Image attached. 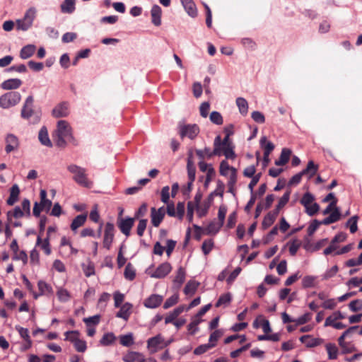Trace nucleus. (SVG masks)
<instances>
[{"label": "nucleus", "mask_w": 362, "mask_h": 362, "mask_svg": "<svg viewBox=\"0 0 362 362\" xmlns=\"http://www.w3.org/2000/svg\"><path fill=\"white\" fill-rule=\"evenodd\" d=\"M55 144L58 147L65 148L67 143L77 145V141L72 135V129L65 120H59L57 122V129L53 135Z\"/></svg>", "instance_id": "1"}, {"label": "nucleus", "mask_w": 362, "mask_h": 362, "mask_svg": "<svg viewBox=\"0 0 362 362\" xmlns=\"http://www.w3.org/2000/svg\"><path fill=\"white\" fill-rule=\"evenodd\" d=\"M67 170L74 175L73 180L79 185L87 188L93 186V182L88 180L85 168L71 164L67 167Z\"/></svg>", "instance_id": "2"}, {"label": "nucleus", "mask_w": 362, "mask_h": 362, "mask_svg": "<svg viewBox=\"0 0 362 362\" xmlns=\"http://www.w3.org/2000/svg\"><path fill=\"white\" fill-rule=\"evenodd\" d=\"M34 98L29 95L25 100L21 110V115L23 119L30 120L33 124L37 123L40 119V114L34 110Z\"/></svg>", "instance_id": "3"}, {"label": "nucleus", "mask_w": 362, "mask_h": 362, "mask_svg": "<svg viewBox=\"0 0 362 362\" xmlns=\"http://www.w3.org/2000/svg\"><path fill=\"white\" fill-rule=\"evenodd\" d=\"M329 214L330 215L322 220L323 225H329L340 220L341 213L339 208L335 205V202H331L322 211L323 215Z\"/></svg>", "instance_id": "4"}, {"label": "nucleus", "mask_w": 362, "mask_h": 362, "mask_svg": "<svg viewBox=\"0 0 362 362\" xmlns=\"http://www.w3.org/2000/svg\"><path fill=\"white\" fill-rule=\"evenodd\" d=\"M36 17V9L33 7L30 8L25 12L24 17L16 21L17 29L25 31L33 25V22Z\"/></svg>", "instance_id": "5"}, {"label": "nucleus", "mask_w": 362, "mask_h": 362, "mask_svg": "<svg viewBox=\"0 0 362 362\" xmlns=\"http://www.w3.org/2000/svg\"><path fill=\"white\" fill-rule=\"evenodd\" d=\"M21 100V95L18 92H8L0 97V107L8 108L17 105Z\"/></svg>", "instance_id": "6"}, {"label": "nucleus", "mask_w": 362, "mask_h": 362, "mask_svg": "<svg viewBox=\"0 0 362 362\" xmlns=\"http://www.w3.org/2000/svg\"><path fill=\"white\" fill-rule=\"evenodd\" d=\"M199 132V128L197 124H179L178 133L182 139L188 137L194 139Z\"/></svg>", "instance_id": "7"}, {"label": "nucleus", "mask_w": 362, "mask_h": 362, "mask_svg": "<svg viewBox=\"0 0 362 362\" xmlns=\"http://www.w3.org/2000/svg\"><path fill=\"white\" fill-rule=\"evenodd\" d=\"M115 236V226L112 223H107L104 231L103 247L107 250L110 249Z\"/></svg>", "instance_id": "8"}, {"label": "nucleus", "mask_w": 362, "mask_h": 362, "mask_svg": "<svg viewBox=\"0 0 362 362\" xmlns=\"http://www.w3.org/2000/svg\"><path fill=\"white\" fill-rule=\"evenodd\" d=\"M134 221L135 220L134 218H118L117 225L120 231L127 237H128L130 235L131 229L134 226Z\"/></svg>", "instance_id": "9"}, {"label": "nucleus", "mask_w": 362, "mask_h": 362, "mask_svg": "<svg viewBox=\"0 0 362 362\" xmlns=\"http://www.w3.org/2000/svg\"><path fill=\"white\" fill-rule=\"evenodd\" d=\"M165 215L164 206L156 209L155 207L151 209V223L154 227H158L163 221Z\"/></svg>", "instance_id": "10"}, {"label": "nucleus", "mask_w": 362, "mask_h": 362, "mask_svg": "<svg viewBox=\"0 0 362 362\" xmlns=\"http://www.w3.org/2000/svg\"><path fill=\"white\" fill-rule=\"evenodd\" d=\"M163 337L160 334H158L147 340V347L150 349L151 354H154L158 349H161L160 347L163 345Z\"/></svg>", "instance_id": "11"}, {"label": "nucleus", "mask_w": 362, "mask_h": 362, "mask_svg": "<svg viewBox=\"0 0 362 362\" xmlns=\"http://www.w3.org/2000/svg\"><path fill=\"white\" fill-rule=\"evenodd\" d=\"M5 151L7 153L18 150L20 143L18 137L13 134H8L5 138Z\"/></svg>", "instance_id": "12"}, {"label": "nucleus", "mask_w": 362, "mask_h": 362, "mask_svg": "<svg viewBox=\"0 0 362 362\" xmlns=\"http://www.w3.org/2000/svg\"><path fill=\"white\" fill-rule=\"evenodd\" d=\"M171 270V264L169 262H164L157 267L156 271L151 274V276L156 279H162L165 277Z\"/></svg>", "instance_id": "13"}, {"label": "nucleus", "mask_w": 362, "mask_h": 362, "mask_svg": "<svg viewBox=\"0 0 362 362\" xmlns=\"http://www.w3.org/2000/svg\"><path fill=\"white\" fill-rule=\"evenodd\" d=\"M69 114V105L66 102L58 104L52 110V116L57 118L66 117Z\"/></svg>", "instance_id": "14"}, {"label": "nucleus", "mask_w": 362, "mask_h": 362, "mask_svg": "<svg viewBox=\"0 0 362 362\" xmlns=\"http://www.w3.org/2000/svg\"><path fill=\"white\" fill-rule=\"evenodd\" d=\"M163 300V297L162 296L152 294L144 300V305L148 308H156L160 305Z\"/></svg>", "instance_id": "15"}, {"label": "nucleus", "mask_w": 362, "mask_h": 362, "mask_svg": "<svg viewBox=\"0 0 362 362\" xmlns=\"http://www.w3.org/2000/svg\"><path fill=\"white\" fill-rule=\"evenodd\" d=\"M300 341L308 348H313L321 345L324 340L321 338H314L311 335H303L300 337Z\"/></svg>", "instance_id": "16"}, {"label": "nucleus", "mask_w": 362, "mask_h": 362, "mask_svg": "<svg viewBox=\"0 0 362 362\" xmlns=\"http://www.w3.org/2000/svg\"><path fill=\"white\" fill-rule=\"evenodd\" d=\"M123 361L124 362H147L142 354L136 351L127 353L123 357Z\"/></svg>", "instance_id": "17"}, {"label": "nucleus", "mask_w": 362, "mask_h": 362, "mask_svg": "<svg viewBox=\"0 0 362 362\" xmlns=\"http://www.w3.org/2000/svg\"><path fill=\"white\" fill-rule=\"evenodd\" d=\"M161 14L162 10L158 5L153 6L151 10V21L156 26H159L161 24Z\"/></svg>", "instance_id": "18"}, {"label": "nucleus", "mask_w": 362, "mask_h": 362, "mask_svg": "<svg viewBox=\"0 0 362 362\" xmlns=\"http://www.w3.org/2000/svg\"><path fill=\"white\" fill-rule=\"evenodd\" d=\"M180 1L189 16L193 18L197 16V9L192 0H180Z\"/></svg>", "instance_id": "19"}, {"label": "nucleus", "mask_w": 362, "mask_h": 362, "mask_svg": "<svg viewBox=\"0 0 362 362\" xmlns=\"http://www.w3.org/2000/svg\"><path fill=\"white\" fill-rule=\"evenodd\" d=\"M132 308V305L131 303H125L121 306L120 310L117 313L116 317L127 321L131 315Z\"/></svg>", "instance_id": "20"}, {"label": "nucleus", "mask_w": 362, "mask_h": 362, "mask_svg": "<svg viewBox=\"0 0 362 362\" xmlns=\"http://www.w3.org/2000/svg\"><path fill=\"white\" fill-rule=\"evenodd\" d=\"M22 81L18 78H10L8 80L4 81L1 85V87L4 90H12V89H17L22 85Z\"/></svg>", "instance_id": "21"}, {"label": "nucleus", "mask_w": 362, "mask_h": 362, "mask_svg": "<svg viewBox=\"0 0 362 362\" xmlns=\"http://www.w3.org/2000/svg\"><path fill=\"white\" fill-rule=\"evenodd\" d=\"M38 139L41 144L43 146H45L47 147H52V143L51 140L49 139V135H48V131L47 129L45 127H42L38 134Z\"/></svg>", "instance_id": "22"}, {"label": "nucleus", "mask_w": 362, "mask_h": 362, "mask_svg": "<svg viewBox=\"0 0 362 362\" xmlns=\"http://www.w3.org/2000/svg\"><path fill=\"white\" fill-rule=\"evenodd\" d=\"M37 286L40 291V294H34V298L35 299H37L40 295H49L53 293V289L52 286L47 284L45 281H39Z\"/></svg>", "instance_id": "23"}, {"label": "nucleus", "mask_w": 362, "mask_h": 362, "mask_svg": "<svg viewBox=\"0 0 362 362\" xmlns=\"http://www.w3.org/2000/svg\"><path fill=\"white\" fill-rule=\"evenodd\" d=\"M291 151L288 148H284L282 149L280 157L278 160H275V165L278 166H281L286 165L291 155Z\"/></svg>", "instance_id": "24"}, {"label": "nucleus", "mask_w": 362, "mask_h": 362, "mask_svg": "<svg viewBox=\"0 0 362 362\" xmlns=\"http://www.w3.org/2000/svg\"><path fill=\"white\" fill-rule=\"evenodd\" d=\"M36 245L40 246L46 255H49L51 254L52 251L49 237H47L44 240H42L41 236L38 235L37 238Z\"/></svg>", "instance_id": "25"}, {"label": "nucleus", "mask_w": 362, "mask_h": 362, "mask_svg": "<svg viewBox=\"0 0 362 362\" xmlns=\"http://www.w3.org/2000/svg\"><path fill=\"white\" fill-rule=\"evenodd\" d=\"M20 194V189L17 185H13L10 189V195L6 203L9 206H13L18 200Z\"/></svg>", "instance_id": "26"}, {"label": "nucleus", "mask_w": 362, "mask_h": 362, "mask_svg": "<svg viewBox=\"0 0 362 362\" xmlns=\"http://www.w3.org/2000/svg\"><path fill=\"white\" fill-rule=\"evenodd\" d=\"M214 150H206L207 153L209 152V156H221L223 153V146L221 143V136H216L214 141Z\"/></svg>", "instance_id": "27"}, {"label": "nucleus", "mask_w": 362, "mask_h": 362, "mask_svg": "<svg viewBox=\"0 0 362 362\" xmlns=\"http://www.w3.org/2000/svg\"><path fill=\"white\" fill-rule=\"evenodd\" d=\"M87 219V214H83L78 215L76 217L74 218V219L72 221V223L71 224V229L73 231L76 230L78 228L83 226L86 223V221Z\"/></svg>", "instance_id": "28"}, {"label": "nucleus", "mask_w": 362, "mask_h": 362, "mask_svg": "<svg viewBox=\"0 0 362 362\" xmlns=\"http://www.w3.org/2000/svg\"><path fill=\"white\" fill-rule=\"evenodd\" d=\"M222 226L221 223L213 221L204 228V233L206 235H215L219 231Z\"/></svg>", "instance_id": "29"}, {"label": "nucleus", "mask_w": 362, "mask_h": 362, "mask_svg": "<svg viewBox=\"0 0 362 362\" xmlns=\"http://www.w3.org/2000/svg\"><path fill=\"white\" fill-rule=\"evenodd\" d=\"M40 202L42 209L46 212H48L49 209H51V206L52 205V202L51 200L47 199V192L45 189L40 190Z\"/></svg>", "instance_id": "30"}, {"label": "nucleus", "mask_w": 362, "mask_h": 362, "mask_svg": "<svg viewBox=\"0 0 362 362\" xmlns=\"http://www.w3.org/2000/svg\"><path fill=\"white\" fill-rule=\"evenodd\" d=\"M277 216L276 215V212L269 211L264 218L262 227L264 230L270 227L275 221Z\"/></svg>", "instance_id": "31"}, {"label": "nucleus", "mask_w": 362, "mask_h": 362, "mask_svg": "<svg viewBox=\"0 0 362 362\" xmlns=\"http://www.w3.org/2000/svg\"><path fill=\"white\" fill-rule=\"evenodd\" d=\"M35 46L33 45H28L23 47L20 52V57L23 59H28L33 55L35 52Z\"/></svg>", "instance_id": "32"}, {"label": "nucleus", "mask_w": 362, "mask_h": 362, "mask_svg": "<svg viewBox=\"0 0 362 362\" xmlns=\"http://www.w3.org/2000/svg\"><path fill=\"white\" fill-rule=\"evenodd\" d=\"M75 10V0H64L61 4V11L64 13H71Z\"/></svg>", "instance_id": "33"}, {"label": "nucleus", "mask_w": 362, "mask_h": 362, "mask_svg": "<svg viewBox=\"0 0 362 362\" xmlns=\"http://www.w3.org/2000/svg\"><path fill=\"white\" fill-rule=\"evenodd\" d=\"M289 198H290V192L288 191L281 197L275 209H274L272 211L276 212V215L278 216L280 210L283 207H284L285 205L288 202Z\"/></svg>", "instance_id": "34"}, {"label": "nucleus", "mask_w": 362, "mask_h": 362, "mask_svg": "<svg viewBox=\"0 0 362 362\" xmlns=\"http://www.w3.org/2000/svg\"><path fill=\"white\" fill-rule=\"evenodd\" d=\"M185 269L182 267H180L173 280V283L177 284L178 288L180 287L185 280Z\"/></svg>", "instance_id": "35"}, {"label": "nucleus", "mask_w": 362, "mask_h": 362, "mask_svg": "<svg viewBox=\"0 0 362 362\" xmlns=\"http://www.w3.org/2000/svg\"><path fill=\"white\" fill-rule=\"evenodd\" d=\"M318 170V165L315 164L313 160H310L307 165L306 168L303 170L301 172L303 175H309V177H312L315 175Z\"/></svg>", "instance_id": "36"}, {"label": "nucleus", "mask_w": 362, "mask_h": 362, "mask_svg": "<svg viewBox=\"0 0 362 362\" xmlns=\"http://www.w3.org/2000/svg\"><path fill=\"white\" fill-rule=\"evenodd\" d=\"M24 216V212L19 206H16L13 211L7 212V220L8 223L12 221V218H19Z\"/></svg>", "instance_id": "37"}, {"label": "nucleus", "mask_w": 362, "mask_h": 362, "mask_svg": "<svg viewBox=\"0 0 362 362\" xmlns=\"http://www.w3.org/2000/svg\"><path fill=\"white\" fill-rule=\"evenodd\" d=\"M199 284L195 281H189L184 288L185 294L190 296L194 294L199 286Z\"/></svg>", "instance_id": "38"}, {"label": "nucleus", "mask_w": 362, "mask_h": 362, "mask_svg": "<svg viewBox=\"0 0 362 362\" xmlns=\"http://www.w3.org/2000/svg\"><path fill=\"white\" fill-rule=\"evenodd\" d=\"M236 105L238 107L239 112L243 115H247L248 112V103L247 100L241 97H239L236 99Z\"/></svg>", "instance_id": "39"}, {"label": "nucleus", "mask_w": 362, "mask_h": 362, "mask_svg": "<svg viewBox=\"0 0 362 362\" xmlns=\"http://www.w3.org/2000/svg\"><path fill=\"white\" fill-rule=\"evenodd\" d=\"M16 329L18 332L20 336L25 340V341L28 343L27 347H31L32 341L29 335L28 329L20 326H16Z\"/></svg>", "instance_id": "40"}, {"label": "nucleus", "mask_w": 362, "mask_h": 362, "mask_svg": "<svg viewBox=\"0 0 362 362\" xmlns=\"http://www.w3.org/2000/svg\"><path fill=\"white\" fill-rule=\"evenodd\" d=\"M115 340V335L112 332H108L103 335L100 341V343L103 346H110L112 344Z\"/></svg>", "instance_id": "41"}, {"label": "nucleus", "mask_w": 362, "mask_h": 362, "mask_svg": "<svg viewBox=\"0 0 362 362\" xmlns=\"http://www.w3.org/2000/svg\"><path fill=\"white\" fill-rule=\"evenodd\" d=\"M267 141V138L263 136L260 139V144L264 148V153L265 154V157L269 156V154L274 149V145L271 142L268 141L265 145L264 144Z\"/></svg>", "instance_id": "42"}, {"label": "nucleus", "mask_w": 362, "mask_h": 362, "mask_svg": "<svg viewBox=\"0 0 362 362\" xmlns=\"http://www.w3.org/2000/svg\"><path fill=\"white\" fill-rule=\"evenodd\" d=\"M326 349L328 354V358L330 360H335L338 356V349L334 344H327Z\"/></svg>", "instance_id": "43"}, {"label": "nucleus", "mask_w": 362, "mask_h": 362, "mask_svg": "<svg viewBox=\"0 0 362 362\" xmlns=\"http://www.w3.org/2000/svg\"><path fill=\"white\" fill-rule=\"evenodd\" d=\"M315 197L311 193L306 192L303 195L302 198L300 199V203L305 208L308 206L309 204L315 203Z\"/></svg>", "instance_id": "44"}, {"label": "nucleus", "mask_w": 362, "mask_h": 362, "mask_svg": "<svg viewBox=\"0 0 362 362\" xmlns=\"http://www.w3.org/2000/svg\"><path fill=\"white\" fill-rule=\"evenodd\" d=\"M57 296L59 301L65 303L70 300L71 294L65 288H60L58 289L57 292Z\"/></svg>", "instance_id": "45"}, {"label": "nucleus", "mask_w": 362, "mask_h": 362, "mask_svg": "<svg viewBox=\"0 0 362 362\" xmlns=\"http://www.w3.org/2000/svg\"><path fill=\"white\" fill-rule=\"evenodd\" d=\"M125 279L132 281L136 276V272L134 267L131 263H128L125 267L124 273Z\"/></svg>", "instance_id": "46"}, {"label": "nucleus", "mask_w": 362, "mask_h": 362, "mask_svg": "<svg viewBox=\"0 0 362 362\" xmlns=\"http://www.w3.org/2000/svg\"><path fill=\"white\" fill-rule=\"evenodd\" d=\"M120 344L124 346L129 347L134 344V337L132 334L129 333L119 337Z\"/></svg>", "instance_id": "47"}, {"label": "nucleus", "mask_w": 362, "mask_h": 362, "mask_svg": "<svg viewBox=\"0 0 362 362\" xmlns=\"http://www.w3.org/2000/svg\"><path fill=\"white\" fill-rule=\"evenodd\" d=\"M187 175L189 181H194L196 175V167L194 162H187Z\"/></svg>", "instance_id": "48"}, {"label": "nucleus", "mask_w": 362, "mask_h": 362, "mask_svg": "<svg viewBox=\"0 0 362 362\" xmlns=\"http://www.w3.org/2000/svg\"><path fill=\"white\" fill-rule=\"evenodd\" d=\"M223 332L221 329H216L214 331L209 337V344H214V347L216 346L218 340L222 337Z\"/></svg>", "instance_id": "49"}, {"label": "nucleus", "mask_w": 362, "mask_h": 362, "mask_svg": "<svg viewBox=\"0 0 362 362\" xmlns=\"http://www.w3.org/2000/svg\"><path fill=\"white\" fill-rule=\"evenodd\" d=\"M320 210V205L317 203L309 204L305 207V212L310 216H315Z\"/></svg>", "instance_id": "50"}, {"label": "nucleus", "mask_w": 362, "mask_h": 362, "mask_svg": "<svg viewBox=\"0 0 362 362\" xmlns=\"http://www.w3.org/2000/svg\"><path fill=\"white\" fill-rule=\"evenodd\" d=\"M227 159H235L236 155L234 151V146H225L223 147V153H222Z\"/></svg>", "instance_id": "51"}, {"label": "nucleus", "mask_w": 362, "mask_h": 362, "mask_svg": "<svg viewBox=\"0 0 362 362\" xmlns=\"http://www.w3.org/2000/svg\"><path fill=\"white\" fill-rule=\"evenodd\" d=\"M289 244V252L291 255H295L301 246V241L298 239H293Z\"/></svg>", "instance_id": "52"}, {"label": "nucleus", "mask_w": 362, "mask_h": 362, "mask_svg": "<svg viewBox=\"0 0 362 362\" xmlns=\"http://www.w3.org/2000/svg\"><path fill=\"white\" fill-rule=\"evenodd\" d=\"M211 348H214V344H212L208 343V344H202V345H199V346H197L194 350V354L195 355H201V354L206 353L208 350H209Z\"/></svg>", "instance_id": "53"}, {"label": "nucleus", "mask_w": 362, "mask_h": 362, "mask_svg": "<svg viewBox=\"0 0 362 362\" xmlns=\"http://www.w3.org/2000/svg\"><path fill=\"white\" fill-rule=\"evenodd\" d=\"M214 247V241L212 239L205 240L202 246V250L205 255H207Z\"/></svg>", "instance_id": "54"}, {"label": "nucleus", "mask_w": 362, "mask_h": 362, "mask_svg": "<svg viewBox=\"0 0 362 362\" xmlns=\"http://www.w3.org/2000/svg\"><path fill=\"white\" fill-rule=\"evenodd\" d=\"M315 277L313 276H305L302 280V286L305 288H311L315 286Z\"/></svg>", "instance_id": "55"}, {"label": "nucleus", "mask_w": 362, "mask_h": 362, "mask_svg": "<svg viewBox=\"0 0 362 362\" xmlns=\"http://www.w3.org/2000/svg\"><path fill=\"white\" fill-rule=\"evenodd\" d=\"M66 340L71 341L73 344L78 339L79 332L78 331H67L65 332Z\"/></svg>", "instance_id": "56"}, {"label": "nucleus", "mask_w": 362, "mask_h": 362, "mask_svg": "<svg viewBox=\"0 0 362 362\" xmlns=\"http://www.w3.org/2000/svg\"><path fill=\"white\" fill-rule=\"evenodd\" d=\"M178 299H179L178 294L173 295L172 296H170L165 300V302L164 303V305H163V308L168 309V308L173 306L178 302Z\"/></svg>", "instance_id": "57"}, {"label": "nucleus", "mask_w": 362, "mask_h": 362, "mask_svg": "<svg viewBox=\"0 0 362 362\" xmlns=\"http://www.w3.org/2000/svg\"><path fill=\"white\" fill-rule=\"evenodd\" d=\"M231 301V296L229 293L221 295L216 303V307L228 304Z\"/></svg>", "instance_id": "58"}, {"label": "nucleus", "mask_w": 362, "mask_h": 362, "mask_svg": "<svg viewBox=\"0 0 362 362\" xmlns=\"http://www.w3.org/2000/svg\"><path fill=\"white\" fill-rule=\"evenodd\" d=\"M231 168H234L230 166L226 160H223L220 163L219 173L222 176H227L228 171H231Z\"/></svg>", "instance_id": "59"}, {"label": "nucleus", "mask_w": 362, "mask_h": 362, "mask_svg": "<svg viewBox=\"0 0 362 362\" xmlns=\"http://www.w3.org/2000/svg\"><path fill=\"white\" fill-rule=\"evenodd\" d=\"M210 120L214 124H216L218 125L222 124L223 122L221 115L218 112H216V111H214L211 113Z\"/></svg>", "instance_id": "60"}, {"label": "nucleus", "mask_w": 362, "mask_h": 362, "mask_svg": "<svg viewBox=\"0 0 362 362\" xmlns=\"http://www.w3.org/2000/svg\"><path fill=\"white\" fill-rule=\"evenodd\" d=\"M160 200L164 204H168L170 200V187L165 186L162 188L160 192Z\"/></svg>", "instance_id": "61"}, {"label": "nucleus", "mask_w": 362, "mask_h": 362, "mask_svg": "<svg viewBox=\"0 0 362 362\" xmlns=\"http://www.w3.org/2000/svg\"><path fill=\"white\" fill-rule=\"evenodd\" d=\"M358 217L357 216H354L351 218L349 219L347 221V226H349L350 232L351 233H354L357 231L358 226H357V221H358Z\"/></svg>", "instance_id": "62"}, {"label": "nucleus", "mask_w": 362, "mask_h": 362, "mask_svg": "<svg viewBox=\"0 0 362 362\" xmlns=\"http://www.w3.org/2000/svg\"><path fill=\"white\" fill-rule=\"evenodd\" d=\"M75 349L78 352L83 353L87 349V345L86 342L84 340H82L81 339H78L74 344Z\"/></svg>", "instance_id": "63"}, {"label": "nucleus", "mask_w": 362, "mask_h": 362, "mask_svg": "<svg viewBox=\"0 0 362 362\" xmlns=\"http://www.w3.org/2000/svg\"><path fill=\"white\" fill-rule=\"evenodd\" d=\"M349 307L353 312H357L362 309V300H354L350 302Z\"/></svg>", "instance_id": "64"}]
</instances>
